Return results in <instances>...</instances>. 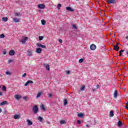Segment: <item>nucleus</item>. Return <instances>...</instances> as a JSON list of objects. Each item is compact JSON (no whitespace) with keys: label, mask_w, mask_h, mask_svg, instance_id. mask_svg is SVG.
I'll return each mask as SVG.
<instances>
[{"label":"nucleus","mask_w":128,"mask_h":128,"mask_svg":"<svg viewBox=\"0 0 128 128\" xmlns=\"http://www.w3.org/2000/svg\"><path fill=\"white\" fill-rule=\"evenodd\" d=\"M48 96L49 98H52V94H49Z\"/></svg>","instance_id":"obj_46"},{"label":"nucleus","mask_w":128,"mask_h":128,"mask_svg":"<svg viewBox=\"0 0 128 128\" xmlns=\"http://www.w3.org/2000/svg\"><path fill=\"white\" fill-rule=\"evenodd\" d=\"M14 62V60H10L8 61V64H10V62Z\"/></svg>","instance_id":"obj_40"},{"label":"nucleus","mask_w":128,"mask_h":128,"mask_svg":"<svg viewBox=\"0 0 128 128\" xmlns=\"http://www.w3.org/2000/svg\"><path fill=\"white\" fill-rule=\"evenodd\" d=\"M58 42H60V44H62V39H60V40H58Z\"/></svg>","instance_id":"obj_47"},{"label":"nucleus","mask_w":128,"mask_h":128,"mask_svg":"<svg viewBox=\"0 0 128 128\" xmlns=\"http://www.w3.org/2000/svg\"><path fill=\"white\" fill-rule=\"evenodd\" d=\"M0 96H2V92H0Z\"/></svg>","instance_id":"obj_53"},{"label":"nucleus","mask_w":128,"mask_h":128,"mask_svg":"<svg viewBox=\"0 0 128 128\" xmlns=\"http://www.w3.org/2000/svg\"><path fill=\"white\" fill-rule=\"evenodd\" d=\"M14 98H16V100H20V99L22 98V96L18 95V94H16L14 96Z\"/></svg>","instance_id":"obj_9"},{"label":"nucleus","mask_w":128,"mask_h":128,"mask_svg":"<svg viewBox=\"0 0 128 128\" xmlns=\"http://www.w3.org/2000/svg\"><path fill=\"white\" fill-rule=\"evenodd\" d=\"M28 82H27L24 84L25 86H28Z\"/></svg>","instance_id":"obj_49"},{"label":"nucleus","mask_w":128,"mask_h":128,"mask_svg":"<svg viewBox=\"0 0 128 128\" xmlns=\"http://www.w3.org/2000/svg\"><path fill=\"white\" fill-rule=\"evenodd\" d=\"M110 118H112L114 116V111L111 110L110 112Z\"/></svg>","instance_id":"obj_17"},{"label":"nucleus","mask_w":128,"mask_h":128,"mask_svg":"<svg viewBox=\"0 0 128 128\" xmlns=\"http://www.w3.org/2000/svg\"><path fill=\"white\" fill-rule=\"evenodd\" d=\"M118 44H120V43H116V46H118Z\"/></svg>","instance_id":"obj_57"},{"label":"nucleus","mask_w":128,"mask_h":128,"mask_svg":"<svg viewBox=\"0 0 128 128\" xmlns=\"http://www.w3.org/2000/svg\"><path fill=\"white\" fill-rule=\"evenodd\" d=\"M26 76V74L24 73L22 76V78H25Z\"/></svg>","instance_id":"obj_44"},{"label":"nucleus","mask_w":128,"mask_h":128,"mask_svg":"<svg viewBox=\"0 0 128 128\" xmlns=\"http://www.w3.org/2000/svg\"><path fill=\"white\" fill-rule=\"evenodd\" d=\"M28 125V126H32V121H30V120H27Z\"/></svg>","instance_id":"obj_16"},{"label":"nucleus","mask_w":128,"mask_h":128,"mask_svg":"<svg viewBox=\"0 0 128 128\" xmlns=\"http://www.w3.org/2000/svg\"><path fill=\"white\" fill-rule=\"evenodd\" d=\"M28 56H32V52L30 50H28Z\"/></svg>","instance_id":"obj_13"},{"label":"nucleus","mask_w":128,"mask_h":128,"mask_svg":"<svg viewBox=\"0 0 128 128\" xmlns=\"http://www.w3.org/2000/svg\"><path fill=\"white\" fill-rule=\"evenodd\" d=\"M44 66H46V64H44Z\"/></svg>","instance_id":"obj_61"},{"label":"nucleus","mask_w":128,"mask_h":128,"mask_svg":"<svg viewBox=\"0 0 128 128\" xmlns=\"http://www.w3.org/2000/svg\"><path fill=\"white\" fill-rule=\"evenodd\" d=\"M8 104V102L6 101H3L0 103V106H4V104Z\"/></svg>","instance_id":"obj_14"},{"label":"nucleus","mask_w":128,"mask_h":128,"mask_svg":"<svg viewBox=\"0 0 128 128\" xmlns=\"http://www.w3.org/2000/svg\"><path fill=\"white\" fill-rule=\"evenodd\" d=\"M32 110L34 114H37L38 112V106H34L32 108Z\"/></svg>","instance_id":"obj_1"},{"label":"nucleus","mask_w":128,"mask_h":128,"mask_svg":"<svg viewBox=\"0 0 128 128\" xmlns=\"http://www.w3.org/2000/svg\"><path fill=\"white\" fill-rule=\"evenodd\" d=\"M114 98H116L118 97V91L116 90L114 94Z\"/></svg>","instance_id":"obj_11"},{"label":"nucleus","mask_w":128,"mask_h":128,"mask_svg":"<svg viewBox=\"0 0 128 128\" xmlns=\"http://www.w3.org/2000/svg\"><path fill=\"white\" fill-rule=\"evenodd\" d=\"M126 54H127L128 56V52H126Z\"/></svg>","instance_id":"obj_59"},{"label":"nucleus","mask_w":128,"mask_h":128,"mask_svg":"<svg viewBox=\"0 0 128 128\" xmlns=\"http://www.w3.org/2000/svg\"><path fill=\"white\" fill-rule=\"evenodd\" d=\"M116 2V0H108V4H114Z\"/></svg>","instance_id":"obj_7"},{"label":"nucleus","mask_w":128,"mask_h":128,"mask_svg":"<svg viewBox=\"0 0 128 128\" xmlns=\"http://www.w3.org/2000/svg\"><path fill=\"white\" fill-rule=\"evenodd\" d=\"M77 0V1H78V0Z\"/></svg>","instance_id":"obj_62"},{"label":"nucleus","mask_w":128,"mask_h":128,"mask_svg":"<svg viewBox=\"0 0 128 128\" xmlns=\"http://www.w3.org/2000/svg\"><path fill=\"white\" fill-rule=\"evenodd\" d=\"M70 70H68L66 72V74H70Z\"/></svg>","instance_id":"obj_45"},{"label":"nucleus","mask_w":128,"mask_h":128,"mask_svg":"<svg viewBox=\"0 0 128 128\" xmlns=\"http://www.w3.org/2000/svg\"><path fill=\"white\" fill-rule=\"evenodd\" d=\"M122 126V122L118 121V126Z\"/></svg>","instance_id":"obj_18"},{"label":"nucleus","mask_w":128,"mask_h":128,"mask_svg":"<svg viewBox=\"0 0 128 128\" xmlns=\"http://www.w3.org/2000/svg\"><path fill=\"white\" fill-rule=\"evenodd\" d=\"M4 38V34H2L1 35H0V38Z\"/></svg>","instance_id":"obj_32"},{"label":"nucleus","mask_w":128,"mask_h":128,"mask_svg":"<svg viewBox=\"0 0 128 128\" xmlns=\"http://www.w3.org/2000/svg\"><path fill=\"white\" fill-rule=\"evenodd\" d=\"M126 106H128V102L126 104Z\"/></svg>","instance_id":"obj_60"},{"label":"nucleus","mask_w":128,"mask_h":128,"mask_svg":"<svg viewBox=\"0 0 128 128\" xmlns=\"http://www.w3.org/2000/svg\"><path fill=\"white\" fill-rule=\"evenodd\" d=\"M77 124H82V122L80 121V120H78Z\"/></svg>","instance_id":"obj_38"},{"label":"nucleus","mask_w":128,"mask_h":128,"mask_svg":"<svg viewBox=\"0 0 128 128\" xmlns=\"http://www.w3.org/2000/svg\"><path fill=\"white\" fill-rule=\"evenodd\" d=\"M84 62V59L81 58V59H80V60H79L78 62H79L80 64H82V62Z\"/></svg>","instance_id":"obj_35"},{"label":"nucleus","mask_w":128,"mask_h":128,"mask_svg":"<svg viewBox=\"0 0 128 128\" xmlns=\"http://www.w3.org/2000/svg\"><path fill=\"white\" fill-rule=\"evenodd\" d=\"M36 52L37 54H40L42 52V49L40 48H37L36 49Z\"/></svg>","instance_id":"obj_12"},{"label":"nucleus","mask_w":128,"mask_h":128,"mask_svg":"<svg viewBox=\"0 0 128 128\" xmlns=\"http://www.w3.org/2000/svg\"><path fill=\"white\" fill-rule=\"evenodd\" d=\"M41 110H46V108H44V104L42 105V106H40Z\"/></svg>","instance_id":"obj_26"},{"label":"nucleus","mask_w":128,"mask_h":128,"mask_svg":"<svg viewBox=\"0 0 128 128\" xmlns=\"http://www.w3.org/2000/svg\"><path fill=\"white\" fill-rule=\"evenodd\" d=\"M94 122H95V124H96V122H96V120H94Z\"/></svg>","instance_id":"obj_58"},{"label":"nucleus","mask_w":128,"mask_h":128,"mask_svg":"<svg viewBox=\"0 0 128 128\" xmlns=\"http://www.w3.org/2000/svg\"><path fill=\"white\" fill-rule=\"evenodd\" d=\"M126 40H128V36H126Z\"/></svg>","instance_id":"obj_56"},{"label":"nucleus","mask_w":128,"mask_h":128,"mask_svg":"<svg viewBox=\"0 0 128 128\" xmlns=\"http://www.w3.org/2000/svg\"><path fill=\"white\" fill-rule=\"evenodd\" d=\"M2 54H6V50H4L2 51Z\"/></svg>","instance_id":"obj_42"},{"label":"nucleus","mask_w":128,"mask_h":128,"mask_svg":"<svg viewBox=\"0 0 128 128\" xmlns=\"http://www.w3.org/2000/svg\"><path fill=\"white\" fill-rule=\"evenodd\" d=\"M20 12H16L14 14V16H20Z\"/></svg>","instance_id":"obj_34"},{"label":"nucleus","mask_w":128,"mask_h":128,"mask_svg":"<svg viewBox=\"0 0 128 128\" xmlns=\"http://www.w3.org/2000/svg\"><path fill=\"white\" fill-rule=\"evenodd\" d=\"M2 112V108H0V113Z\"/></svg>","instance_id":"obj_54"},{"label":"nucleus","mask_w":128,"mask_h":128,"mask_svg":"<svg viewBox=\"0 0 128 128\" xmlns=\"http://www.w3.org/2000/svg\"><path fill=\"white\" fill-rule=\"evenodd\" d=\"M68 104V100L64 99V106H66Z\"/></svg>","instance_id":"obj_20"},{"label":"nucleus","mask_w":128,"mask_h":128,"mask_svg":"<svg viewBox=\"0 0 128 128\" xmlns=\"http://www.w3.org/2000/svg\"><path fill=\"white\" fill-rule=\"evenodd\" d=\"M78 118H82V116H84V114H82V113H79L78 114Z\"/></svg>","instance_id":"obj_25"},{"label":"nucleus","mask_w":128,"mask_h":128,"mask_svg":"<svg viewBox=\"0 0 128 128\" xmlns=\"http://www.w3.org/2000/svg\"><path fill=\"white\" fill-rule=\"evenodd\" d=\"M2 20H3V22H8V18L6 17H3L2 18Z\"/></svg>","instance_id":"obj_23"},{"label":"nucleus","mask_w":128,"mask_h":128,"mask_svg":"<svg viewBox=\"0 0 128 128\" xmlns=\"http://www.w3.org/2000/svg\"><path fill=\"white\" fill-rule=\"evenodd\" d=\"M28 37H23L22 38V40L20 42L22 44H25L26 42V40H28Z\"/></svg>","instance_id":"obj_3"},{"label":"nucleus","mask_w":128,"mask_h":128,"mask_svg":"<svg viewBox=\"0 0 128 128\" xmlns=\"http://www.w3.org/2000/svg\"><path fill=\"white\" fill-rule=\"evenodd\" d=\"M20 115L18 114H15L14 116V120H18V118H20Z\"/></svg>","instance_id":"obj_15"},{"label":"nucleus","mask_w":128,"mask_h":128,"mask_svg":"<svg viewBox=\"0 0 128 128\" xmlns=\"http://www.w3.org/2000/svg\"><path fill=\"white\" fill-rule=\"evenodd\" d=\"M86 128H90V125L87 124V125H86Z\"/></svg>","instance_id":"obj_50"},{"label":"nucleus","mask_w":128,"mask_h":128,"mask_svg":"<svg viewBox=\"0 0 128 128\" xmlns=\"http://www.w3.org/2000/svg\"><path fill=\"white\" fill-rule=\"evenodd\" d=\"M40 96H42V93L40 92L37 94L36 98H38Z\"/></svg>","instance_id":"obj_29"},{"label":"nucleus","mask_w":128,"mask_h":128,"mask_svg":"<svg viewBox=\"0 0 128 128\" xmlns=\"http://www.w3.org/2000/svg\"><path fill=\"white\" fill-rule=\"evenodd\" d=\"M13 22H20V18H13Z\"/></svg>","instance_id":"obj_10"},{"label":"nucleus","mask_w":128,"mask_h":128,"mask_svg":"<svg viewBox=\"0 0 128 128\" xmlns=\"http://www.w3.org/2000/svg\"><path fill=\"white\" fill-rule=\"evenodd\" d=\"M90 50H96V45H94V44H92L90 46Z\"/></svg>","instance_id":"obj_5"},{"label":"nucleus","mask_w":128,"mask_h":128,"mask_svg":"<svg viewBox=\"0 0 128 128\" xmlns=\"http://www.w3.org/2000/svg\"><path fill=\"white\" fill-rule=\"evenodd\" d=\"M60 8H62V4H58L57 6L58 10H60Z\"/></svg>","instance_id":"obj_22"},{"label":"nucleus","mask_w":128,"mask_h":128,"mask_svg":"<svg viewBox=\"0 0 128 128\" xmlns=\"http://www.w3.org/2000/svg\"><path fill=\"white\" fill-rule=\"evenodd\" d=\"M126 110H128V105H126Z\"/></svg>","instance_id":"obj_52"},{"label":"nucleus","mask_w":128,"mask_h":128,"mask_svg":"<svg viewBox=\"0 0 128 128\" xmlns=\"http://www.w3.org/2000/svg\"><path fill=\"white\" fill-rule=\"evenodd\" d=\"M2 90L6 92V88L4 86H3Z\"/></svg>","instance_id":"obj_36"},{"label":"nucleus","mask_w":128,"mask_h":128,"mask_svg":"<svg viewBox=\"0 0 128 128\" xmlns=\"http://www.w3.org/2000/svg\"><path fill=\"white\" fill-rule=\"evenodd\" d=\"M46 70H50V65L49 64H46Z\"/></svg>","instance_id":"obj_30"},{"label":"nucleus","mask_w":128,"mask_h":128,"mask_svg":"<svg viewBox=\"0 0 128 128\" xmlns=\"http://www.w3.org/2000/svg\"><path fill=\"white\" fill-rule=\"evenodd\" d=\"M36 46H38L39 48H46V46L42 45L40 42L36 44Z\"/></svg>","instance_id":"obj_2"},{"label":"nucleus","mask_w":128,"mask_h":128,"mask_svg":"<svg viewBox=\"0 0 128 128\" xmlns=\"http://www.w3.org/2000/svg\"><path fill=\"white\" fill-rule=\"evenodd\" d=\"M99 87H100V86H99L98 85H97V86H96L97 88H98Z\"/></svg>","instance_id":"obj_55"},{"label":"nucleus","mask_w":128,"mask_h":128,"mask_svg":"<svg viewBox=\"0 0 128 128\" xmlns=\"http://www.w3.org/2000/svg\"><path fill=\"white\" fill-rule=\"evenodd\" d=\"M44 36H39V40H44Z\"/></svg>","instance_id":"obj_31"},{"label":"nucleus","mask_w":128,"mask_h":128,"mask_svg":"<svg viewBox=\"0 0 128 128\" xmlns=\"http://www.w3.org/2000/svg\"><path fill=\"white\" fill-rule=\"evenodd\" d=\"M72 30H78V27L74 24H72Z\"/></svg>","instance_id":"obj_19"},{"label":"nucleus","mask_w":128,"mask_h":128,"mask_svg":"<svg viewBox=\"0 0 128 128\" xmlns=\"http://www.w3.org/2000/svg\"><path fill=\"white\" fill-rule=\"evenodd\" d=\"M84 88H86V86H83L80 88V90L83 92V90H84Z\"/></svg>","instance_id":"obj_28"},{"label":"nucleus","mask_w":128,"mask_h":128,"mask_svg":"<svg viewBox=\"0 0 128 128\" xmlns=\"http://www.w3.org/2000/svg\"><path fill=\"white\" fill-rule=\"evenodd\" d=\"M118 50H120V47H118V46H117L115 50H116V52H118Z\"/></svg>","instance_id":"obj_41"},{"label":"nucleus","mask_w":128,"mask_h":128,"mask_svg":"<svg viewBox=\"0 0 128 128\" xmlns=\"http://www.w3.org/2000/svg\"><path fill=\"white\" fill-rule=\"evenodd\" d=\"M124 52V50H122L120 51L119 52V53H121L122 54V52Z\"/></svg>","instance_id":"obj_48"},{"label":"nucleus","mask_w":128,"mask_h":128,"mask_svg":"<svg viewBox=\"0 0 128 128\" xmlns=\"http://www.w3.org/2000/svg\"><path fill=\"white\" fill-rule=\"evenodd\" d=\"M120 56H122V53H119Z\"/></svg>","instance_id":"obj_51"},{"label":"nucleus","mask_w":128,"mask_h":128,"mask_svg":"<svg viewBox=\"0 0 128 128\" xmlns=\"http://www.w3.org/2000/svg\"><path fill=\"white\" fill-rule=\"evenodd\" d=\"M23 100H28V97L26 96L23 97Z\"/></svg>","instance_id":"obj_43"},{"label":"nucleus","mask_w":128,"mask_h":128,"mask_svg":"<svg viewBox=\"0 0 128 128\" xmlns=\"http://www.w3.org/2000/svg\"><path fill=\"white\" fill-rule=\"evenodd\" d=\"M60 124H66V120H62L60 121Z\"/></svg>","instance_id":"obj_27"},{"label":"nucleus","mask_w":128,"mask_h":128,"mask_svg":"<svg viewBox=\"0 0 128 128\" xmlns=\"http://www.w3.org/2000/svg\"><path fill=\"white\" fill-rule=\"evenodd\" d=\"M14 54H16V52L14 50H11L9 52V56H14Z\"/></svg>","instance_id":"obj_6"},{"label":"nucleus","mask_w":128,"mask_h":128,"mask_svg":"<svg viewBox=\"0 0 128 128\" xmlns=\"http://www.w3.org/2000/svg\"><path fill=\"white\" fill-rule=\"evenodd\" d=\"M41 23L42 26H44V24H46V20H41Z\"/></svg>","instance_id":"obj_24"},{"label":"nucleus","mask_w":128,"mask_h":128,"mask_svg":"<svg viewBox=\"0 0 128 128\" xmlns=\"http://www.w3.org/2000/svg\"><path fill=\"white\" fill-rule=\"evenodd\" d=\"M27 82H28V84H34V82H32L30 80L27 81Z\"/></svg>","instance_id":"obj_37"},{"label":"nucleus","mask_w":128,"mask_h":128,"mask_svg":"<svg viewBox=\"0 0 128 128\" xmlns=\"http://www.w3.org/2000/svg\"><path fill=\"white\" fill-rule=\"evenodd\" d=\"M118 46H114V45H113V46H114L113 50H116V48H118Z\"/></svg>","instance_id":"obj_33"},{"label":"nucleus","mask_w":128,"mask_h":128,"mask_svg":"<svg viewBox=\"0 0 128 128\" xmlns=\"http://www.w3.org/2000/svg\"><path fill=\"white\" fill-rule=\"evenodd\" d=\"M6 74H8V76H10L11 74L10 73V72H6Z\"/></svg>","instance_id":"obj_39"},{"label":"nucleus","mask_w":128,"mask_h":128,"mask_svg":"<svg viewBox=\"0 0 128 128\" xmlns=\"http://www.w3.org/2000/svg\"><path fill=\"white\" fill-rule=\"evenodd\" d=\"M66 10L69 12H74V10L72 9L71 7L68 6L66 8Z\"/></svg>","instance_id":"obj_8"},{"label":"nucleus","mask_w":128,"mask_h":128,"mask_svg":"<svg viewBox=\"0 0 128 128\" xmlns=\"http://www.w3.org/2000/svg\"><path fill=\"white\" fill-rule=\"evenodd\" d=\"M38 8H40L41 10H44V8H46V6L44 4H39L38 5Z\"/></svg>","instance_id":"obj_4"},{"label":"nucleus","mask_w":128,"mask_h":128,"mask_svg":"<svg viewBox=\"0 0 128 128\" xmlns=\"http://www.w3.org/2000/svg\"><path fill=\"white\" fill-rule=\"evenodd\" d=\"M38 120H40V122H42V120H44V118H42L40 116H38Z\"/></svg>","instance_id":"obj_21"}]
</instances>
